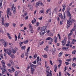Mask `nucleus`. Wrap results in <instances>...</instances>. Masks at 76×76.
<instances>
[{"instance_id": "72a5a7b5", "label": "nucleus", "mask_w": 76, "mask_h": 76, "mask_svg": "<svg viewBox=\"0 0 76 76\" xmlns=\"http://www.w3.org/2000/svg\"><path fill=\"white\" fill-rule=\"evenodd\" d=\"M1 63L2 64H5V62L4 60H2L1 61Z\"/></svg>"}, {"instance_id": "774afa93", "label": "nucleus", "mask_w": 76, "mask_h": 76, "mask_svg": "<svg viewBox=\"0 0 76 76\" xmlns=\"http://www.w3.org/2000/svg\"><path fill=\"white\" fill-rule=\"evenodd\" d=\"M36 26H38L39 25V22H37L36 23Z\"/></svg>"}, {"instance_id": "9b49d317", "label": "nucleus", "mask_w": 76, "mask_h": 76, "mask_svg": "<svg viewBox=\"0 0 76 76\" xmlns=\"http://www.w3.org/2000/svg\"><path fill=\"white\" fill-rule=\"evenodd\" d=\"M55 52H56V48H53L52 50V54H53V55H54L55 53Z\"/></svg>"}, {"instance_id": "a18cd8bd", "label": "nucleus", "mask_w": 76, "mask_h": 76, "mask_svg": "<svg viewBox=\"0 0 76 76\" xmlns=\"http://www.w3.org/2000/svg\"><path fill=\"white\" fill-rule=\"evenodd\" d=\"M20 33H19L18 37V39H19L20 38Z\"/></svg>"}, {"instance_id": "dca6fc26", "label": "nucleus", "mask_w": 76, "mask_h": 76, "mask_svg": "<svg viewBox=\"0 0 76 76\" xmlns=\"http://www.w3.org/2000/svg\"><path fill=\"white\" fill-rule=\"evenodd\" d=\"M44 50L45 51H47V52H48V47L47 46H46V48H44Z\"/></svg>"}, {"instance_id": "a878e982", "label": "nucleus", "mask_w": 76, "mask_h": 76, "mask_svg": "<svg viewBox=\"0 0 76 76\" xmlns=\"http://www.w3.org/2000/svg\"><path fill=\"white\" fill-rule=\"evenodd\" d=\"M13 13L14 14H15V13H16V7H15L14 8L13 11Z\"/></svg>"}, {"instance_id": "7ed1b4c3", "label": "nucleus", "mask_w": 76, "mask_h": 76, "mask_svg": "<svg viewBox=\"0 0 76 76\" xmlns=\"http://www.w3.org/2000/svg\"><path fill=\"white\" fill-rule=\"evenodd\" d=\"M36 7L37 9H38V6L40 7V6H43V3H42V2L38 1L36 3Z\"/></svg>"}, {"instance_id": "f3484780", "label": "nucleus", "mask_w": 76, "mask_h": 76, "mask_svg": "<svg viewBox=\"0 0 76 76\" xmlns=\"http://www.w3.org/2000/svg\"><path fill=\"white\" fill-rule=\"evenodd\" d=\"M21 50H25V49L26 48V47L24 46H22L21 48Z\"/></svg>"}, {"instance_id": "5fc2aeb1", "label": "nucleus", "mask_w": 76, "mask_h": 76, "mask_svg": "<svg viewBox=\"0 0 76 76\" xmlns=\"http://www.w3.org/2000/svg\"><path fill=\"white\" fill-rule=\"evenodd\" d=\"M50 10L49 9H48V10H47L46 11V14H48V11H50Z\"/></svg>"}, {"instance_id": "423d86ee", "label": "nucleus", "mask_w": 76, "mask_h": 76, "mask_svg": "<svg viewBox=\"0 0 76 76\" xmlns=\"http://www.w3.org/2000/svg\"><path fill=\"white\" fill-rule=\"evenodd\" d=\"M1 41L3 45L5 47H6L7 45V43L6 42H5L3 39H1Z\"/></svg>"}, {"instance_id": "f03ea898", "label": "nucleus", "mask_w": 76, "mask_h": 76, "mask_svg": "<svg viewBox=\"0 0 76 76\" xmlns=\"http://www.w3.org/2000/svg\"><path fill=\"white\" fill-rule=\"evenodd\" d=\"M69 17V20L67 21V24H68L69 25H72V22L73 21L76 22V21L75 20L74 21L73 19H71L72 15H71L70 17Z\"/></svg>"}, {"instance_id": "412c9836", "label": "nucleus", "mask_w": 76, "mask_h": 76, "mask_svg": "<svg viewBox=\"0 0 76 76\" xmlns=\"http://www.w3.org/2000/svg\"><path fill=\"white\" fill-rule=\"evenodd\" d=\"M2 74H5L6 72V71L5 69H3L2 71Z\"/></svg>"}, {"instance_id": "ddd939ff", "label": "nucleus", "mask_w": 76, "mask_h": 76, "mask_svg": "<svg viewBox=\"0 0 76 76\" xmlns=\"http://www.w3.org/2000/svg\"><path fill=\"white\" fill-rule=\"evenodd\" d=\"M35 68H31V74H34V71H35Z\"/></svg>"}, {"instance_id": "a19ab883", "label": "nucleus", "mask_w": 76, "mask_h": 76, "mask_svg": "<svg viewBox=\"0 0 76 76\" xmlns=\"http://www.w3.org/2000/svg\"><path fill=\"white\" fill-rule=\"evenodd\" d=\"M37 54H35L34 56V58H37Z\"/></svg>"}, {"instance_id": "a211bd4d", "label": "nucleus", "mask_w": 76, "mask_h": 76, "mask_svg": "<svg viewBox=\"0 0 76 76\" xmlns=\"http://www.w3.org/2000/svg\"><path fill=\"white\" fill-rule=\"evenodd\" d=\"M28 42H29V40H24L23 41V43L25 44H27Z\"/></svg>"}, {"instance_id": "338daca9", "label": "nucleus", "mask_w": 76, "mask_h": 76, "mask_svg": "<svg viewBox=\"0 0 76 76\" xmlns=\"http://www.w3.org/2000/svg\"><path fill=\"white\" fill-rule=\"evenodd\" d=\"M43 57L44 58H47V55H43Z\"/></svg>"}, {"instance_id": "f8f14e48", "label": "nucleus", "mask_w": 76, "mask_h": 76, "mask_svg": "<svg viewBox=\"0 0 76 76\" xmlns=\"http://www.w3.org/2000/svg\"><path fill=\"white\" fill-rule=\"evenodd\" d=\"M44 44V41H42V42H40L39 43L38 45V47H39V45H42V44Z\"/></svg>"}, {"instance_id": "c85d7f7f", "label": "nucleus", "mask_w": 76, "mask_h": 76, "mask_svg": "<svg viewBox=\"0 0 76 76\" xmlns=\"http://www.w3.org/2000/svg\"><path fill=\"white\" fill-rule=\"evenodd\" d=\"M63 54V52H61L59 54L58 57H61L62 55V54Z\"/></svg>"}, {"instance_id": "ea45409f", "label": "nucleus", "mask_w": 76, "mask_h": 76, "mask_svg": "<svg viewBox=\"0 0 76 76\" xmlns=\"http://www.w3.org/2000/svg\"><path fill=\"white\" fill-rule=\"evenodd\" d=\"M33 7V6H32V5H31L30 6V9L31 10H32V8Z\"/></svg>"}, {"instance_id": "4468645a", "label": "nucleus", "mask_w": 76, "mask_h": 76, "mask_svg": "<svg viewBox=\"0 0 76 76\" xmlns=\"http://www.w3.org/2000/svg\"><path fill=\"white\" fill-rule=\"evenodd\" d=\"M7 35L9 38L10 39H12V37H11V36H10V34L8 33H7Z\"/></svg>"}, {"instance_id": "c03bdc74", "label": "nucleus", "mask_w": 76, "mask_h": 76, "mask_svg": "<svg viewBox=\"0 0 76 76\" xmlns=\"http://www.w3.org/2000/svg\"><path fill=\"white\" fill-rule=\"evenodd\" d=\"M32 63L33 64H37V60L34 61L33 62H32Z\"/></svg>"}, {"instance_id": "7c9ffc66", "label": "nucleus", "mask_w": 76, "mask_h": 76, "mask_svg": "<svg viewBox=\"0 0 76 76\" xmlns=\"http://www.w3.org/2000/svg\"><path fill=\"white\" fill-rule=\"evenodd\" d=\"M19 71H16L15 72V75H18L19 74Z\"/></svg>"}, {"instance_id": "cd10ccee", "label": "nucleus", "mask_w": 76, "mask_h": 76, "mask_svg": "<svg viewBox=\"0 0 76 76\" xmlns=\"http://www.w3.org/2000/svg\"><path fill=\"white\" fill-rule=\"evenodd\" d=\"M2 0H0V8H1V6L2 4Z\"/></svg>"}, {"instance_id": "c756f323", "label": "nucleus", "mask_w": 76, "mask_h": 76, "mask_svg": "<svg viewBox=\"0 0 76 76\" xmlns=\"http://www.w3.org/2000/svg\"><path fill=\"white\" fill-rule=\"evenodd\" d=\"M12 53H13V54H15L16 52V50H15L12 49Z\"/></svg>"}, {"instance_id": "680f3d73", "label": "nucleus", "mask_w": 76, "mask_h": 76, "mask_svg": "<svg viewBox=\"0 0 76 76\" xmlns=\"http://www.w3.org/2000/svg\"><path fill=\"white\" fill-rule=\"evenodd\" d=\"M30 49V47H29L27 49V51L28 52H29V51Z\"/></svg>"}, {"instance_id": "aec40b11", "label": "nucleus", "mask_w": 76, "mask_h": 76, "mask_svg": "<svg viewBox=\"0 0 76 76\" xmlns=\"http://www.w3.org/2000/svg\"><path fill=\"white\" fill-rule=\"evenodd\" d=\"M2 67L1 69V70H3L6 67V66H5V64H2Z\"/></svg>"}, {"instance_id": "bb28decb", "label": "nucleus", "mask_w": 76, "mask_h": 76, "mask_svg": "<svg viewBox=\"0 0 76 76\" xmlns=\"http://www.w3.org/2000/svg\"><path fill=\"white\" fill-rule=\"evenodd\" d=\"M35 22H36V20H35V18H34V20L31 21V23L32 24H34V23Z\"/></svg>"}, {"instance_id": "b1692460", "label": "nucleus", "mask_w": 76, "mask_h": 76, "mask_svg": "<svg viewBox=\"0 0 76 76\" xmlns=\"http://www.w3.org/2000/svg\"><path fill=\"white\" fill-rule=\"evenodd\" d=\"M73 34V32H72V30H71L70 33L68 34V36H70V35H72V34Z\"/></svg>"}, {"instance_id": "6e6d98bb", "label": "nucleus", "mask_w": 76, "mask_h": 76, "mask_svg": "<svg viewBox=\"0 0 76 76\" xmlns=\"http://www.w3.org/2000/svg\"><path fill=\"white\" fill-rule=\"evenodd\" d=\"M58 37L59 39H61V37H60V34H58Z\"/></svg>"}, {"instance_id": "6ab92c4d", "label": "nucleus", "mask_w": 76, "mask_h": 76, "mask_svg": "<svg viewBox=\"0 0 76 76\" xmlns=\"http://www.w3.org/2000/svg\"><path fill=\"white\" fill-rule=\"evenodd\" d=\"M30 66H31V68H36V67L35 66V65H34L33 64H31L30 65Z\"/></svg>"}, {"instance_id": "4be33fe9", "label": "nucleus", "mask_w": 76, "mask_h": 76, "mask_svg": "<svg viewBox=\"0 0 76 76\" xmlns=\"http://www.w3.org/2000/svg\"><path fill=\"white\" fill-rule=\"evenodd\" d=\"M10 63L11 65H14V63L11 60H10Z\"/></svg>"}, {"instance_id": "9d476101", "label": "nucleus", "mask_w": 76, "mask_h": 76, "mask_svg": "<svg viewBox=\"0 0 76 76\" xmlns=\"http://www.w3.org/2000/svg\"><path fill=\"white\" fill-rule=\"evenodd\" d=\"M66 13L67 16H69V17H71V14H70V13L69 10H67L66 11Z\"/></svg>"}, {"instance_id": "37998d69", "label": "nucleus", "mask_w": 76, "mask_h": 76, "mask_svg": "<svg viewBox=\"0 0 76 76\" xmlns=\"http://www.w3.org/2000/svg\"><path fill=\"white\" fill-rule=\"evenodd\" d=\"M59 64L58 66V67L59 68L60 66H61V62H59Z\"/></svg>"}, {"instance_id": "13d9d810", "label": "nucleus", "mask_w": 76, "mask_h": 76, "mask_svg": "<svg viewBox=\"0 0 76 76\" xmlns=\"http://www.w3.org/2000/svg\"><path fill=\"white\" fill-rule=\"evenodd\" d=\"M57 20H58V22H59L60 21V18H59V17H58L57 18Z\"/></svg>"}, {"instance_id": "052dcab7", "label": "nucleus", "mask_w": 76, "mask_h": 76, "mask_svg": "<svg viewBox=\"0 0 76 76\" xmlns=\"http://www.w3.org/2000/svg\"><path fill=\"white\" fill-rule=\"evenodd\" d=\"M49 15H51V10H49Z\"/></svg>"}, {"instance_id": "4c0bfd02", "label": "nucleus", "mask_w": 76, "mask_h": 76, "mask_svg": "<svg viewBox=\"0 0 76 76\" xmlns=\"http://www.w3.org/2000/svg\"><path fill=\"white\" fill-rule=\"evenodd\" d=\"M11 66L12 64H10L8 63L7 64V66H8V67H11Z\"/></svg>"}, {"instance_id": "2f4dec72", "label": "nucleus", "mask_w": 76, "mask_h": 76, "mask_svg": "<svg viewBox=\"0 0 76 76\" xmlns=\"http://www.w3.org/2000/svg\"><path fill=\"white\" fill-rule=\"evenodd\" d=\"M14 6H15V5L14 4H13L11 7V11H13Z\"/></svg>"}, {"instance_id": "4d7b16f0", "label": "nucleus", "mask_w": 76, "mask_h": 76, "mask_svg": "<svg viewBox=\"0 0 76 76\" xmlns=\"http://www.w3.org/2000/svg\"><path fill=\"white\" fill-rule=\"evenodd\" d=\"M40 13H44V10H42L40 11Z\"/></svg>"}, {"instance_id": "09e8293b", "label": "nucleus", "mask_w": 76, "mask_h": 76, "mask_svg": "<svg viewBox=\"0 0 76 76\" xmlns=\"http://www.w3.org/2000/svg\"><path fill=\"white\" fill-rule=\"evenodd\" d=\"M75 50H73L72 52V54H75Z\"/></svg>"}, {"instance_id": "69168bd1", "label": "nucleus", "mask_w": 76, "mask_h": 76, "mask_svg": "<svg viewBox=\"0 0 76 76\" xmlns=\"http://www.w3.org/2000/svg\"><path fill=\"white\" fill-rule=\"evenodd\" d=\"M15 41H17V36H16V35H15Z\"/></svg>"}, {"instance_id": "1a4fd4ad", "label": "nucleus", "mask_w": 76, "mask_h": 76, "mask_svg": "<svg viewBox=\"0 0 76 76\" xmlns=\"http://www.w3.org/2000/svg\"><path fill=\"white\" fill-rule=\"evenodd\" d=\"M36 60H37V63L39 64V65H41V62H39V57L38 56Z\"/></svg>"}, {"instance_id": "0eeeda50", "label": "nucleus", "mask_w": 76, "mask_h": 76, "mask_svg": "<svg viewBox=\"0 0 76 76\" xmlns=\"http://www.w3.org/2000/svg\"><path fill=\"white\" fill-rule=\"evenodd\" d=\"M7 53L9 56H12V51L9 49H7Z\"/></svg>"}, {"instance_id": "bf43d9fd", "label": "nucleus", "mask_w": 76, "mask_h": 76, "mask_svg": "<svg viewBox=\"0 0 76 76\" xmlns=\"http://www.w3.org/2000/svg\"><path fill=\"white\" fill-rule=\"evenodd\" d=\"M68 40L69 41H70L71 40V38H70V36H68Z\"/></svg>"}, {"instance_id": "f257e3e1", "label": "nucleus", "mask_w": 76, "mask_h": 76, "mask_svg": "<svg viewBox=\"0 0 76 76\" xmlns=\"http://www.w3.org/2000/svg\"><path fill=\"white\" fill-rule=\"evenodd\" d=\"M47 27L45 26H44L41 28L40 29V31H41L40 33L41 35H43L47 31V30H45V29Z\"/></svg>"}, {"instance_id": "0e129e2a", "label": "nucleus", "mask_w": 76, "mask_h": 76, "mask_svg": "<svg viewBox=\"0 0 76 76\" xmlns=\"http://www.w3.org/2000/svg\"><path fill=\"white\" fill-rule=\"evenodd\" d=\"M25 19L26 20L28 19V16H27L26 17H25Z\"/></svg>"}, {"instance_id": "393cba45", "label": "nucleus", "mask_w": 76, "mask_h": 76, "mask_svg": "<svg viewBox=\"0 0 76 76\" xmlns=\"http://www.w3.org/2000/svg\"><path fill=\"white\" fill-rule=\"evenodd\" d=\"M7 13H8L9 12H10V8H7Z\"/></svg>"}, {"instance_id": "864d4df0", "label": "nucleus", "mask_w": 76, "mask_h": 76, "mask_svg": "<svg viewBox=\"0 0 76 76\" xmlns=\"http://www.w3.org/2000/svg\"><path fill=\"white\" fill-rule=\"evenodd\" d=\"M24 57V53H23L21 55V58H23Z\"/></svg>"}, {"instance_id": "6e6552de", "label": "nucleus", "mask_w": 76, "mask_h": 76, "mask_svg": "<svg viewBox=\"0 0 76 76\" xmlns=\"http://www.w3.org/2000/svg\"><path fill=\"white\" fill-rule=\"evenodd\" d=\"M53 40L55 43V44H57V37L56 36H54L53 37Z\"/></svg>"}, {"instance_id": "473e14b6", "label": "nucleus", "mask_w": 76, "mask_h": 76, "mask_svg": "<svg viewBox=\"0 0 76 76\" xmlns=\"http://www.w3.org/2000/svg\"><path fill=\"white\" fill-rule=\"evenodd\" d=\"M7 15H9V16H11V15H12V12H7Z\"/></svg>"}, {"instance_id": "2eb2a0df", "label": "nucleus", "mask_w": 76, "mask_h": 76, "mask_svg": "<svg viewBox=\"0 0 76 76\" xmlns=\"http://www.w3.org/2000/svg\"><path fill=\"white\" fill-rule=\"evenodd\" d=\"M63 9H62V11L63 12H64V10H65V9L66 8V6H63V5H62Z\"/></svg>"}, {"instance_id": "de8ad7c7", "label": "nucleus", "mask_w": 76, "mask_h": 76, "mask_svg": "<svg viewBox=\"0 0 76 76\" xmlns=\"http://www.w3.org/2000/svg\"><path fill=\"white\" fill-rule=\"evenodd\" d=\"M11 69H12V70H11L12 71H13V72H15V69H14V68H13V67H11Z\"/></svg>"}, {"instance_id": "49530a36", "label": "nucleus", "mask_w": 76, "mask_h": 76, "mask_svg": "<svg viewBox=\"0 0 76 76\" xmlns=\"http://www.w3.org/2000/svg\"><path fill=\"white\" fill-rule=\"evenodd\" d=\"M49 73V76H52V74H51V71L50 70Z\"/></svg>"}, {"instance_id": "58836bf2", "label": "nucleus", "mask_w": 76, "mask_h": 76, "mask_svg": "<svg viewBox=\"0 0 76 76\" xmlns=\"http://www.w3.org/2000/svg\"><path fill=\"white\" fill-rule=\"evenodd\" d=\"M51 38L50 37H48L47 38H46L45 39V40H46V41H47V40H50V39Z\"/></svg>"}, {"instance_id": "f704fd0d", "label": "nucleus", "mask_w": 76, "mask_h": 76, "mask_svg": "<svg viewBox=\"0 0 76 76\" xmlns=\"http://www.w3.org/2000/svg\"><path fill=\"white\" fill-rule=\"evenodd\" d=\"M62 50H64L65 51H67V49H66V48L65 47H64L62 48Z\"/></svg>"}, {"instance_id": "e433bc0d", "label": "nucleus", "mask_w": 76, "mask_h": 76, "mask_svg": "<svg viewBox=\"0 0 76 76\" xmlns=\"http://www.w3.org/2000/svg\"><path fill=\"white\" fill-rule=\"evenodd\" d=\"M23 44V42H20L19 43V45H20V47H22V45Z\"/></svg>"}, {"instance_id": "8fccbe9b", "label": "nucleus", "mask_w": 76, "mask_h": 76, "mask_svg": "<svg viewBox=\"0 0 76 76\" xmlns=\"http://www.w3.org/2000/svg\"><path fill=\"white\" fill-rule=\"evenodd\" d=\"M28 51H27L25 53V56H28Z\"/></svg>"}, {"instance_id": "5701e85b", "label": "nucleus", "mask_w": 76, "mask_h": 76, "mask_svg": "<svg viewBox=\"0 0 76 76\" xmlns=\"http://www.w3.org/2000/svg\"><path fill=\"white\" fill-rule=\"evenodd\" d=\"M9 23H5L4 24V26H5V27H8L9 26Z\"/></svg>"}, {"instance_id": "3c124183", "label": "nucleus", "mask_w": 76, "mask_h": 76, "mask_svg": "<svg viewBox=\"0 0 76 76\" xmlns=\"http://www.w3.org/2000/svg\"><path fill=\"white\" fill-rule=\"evenodd\" d=\"M10 56V57H11L12 58H15V55H13L11 56Z\"/></svg>"}, {"instance_id": "c9c22d12", "label": "nucleus", "mask_w": 76, "mask_h": 76, "mask_svg": "<svg viewBox=\"0 0 76 76\" xmlns=\"http://www.w3.org/2000/svg\"><path fill=\"white\" fill-rule=\"evenodd\" d=\"M76 66V64L75 63H73L72 64V66L73 67H75V66Z\"/></svg>"}, {"instance_id": "603ef678", "label": "nucleus", "mask_w": 76, "mask_h": 76, "mask_svg": "<svg viewBox=\"0 0 76 76\" xmlns=\"http://www.w3.org/2000/svg\"><path fill=\"white\" fill-rule=\"evenodd\" d=\"M12 25H13V27H16V24H15V23H13Z\"/></svg>"}, {"instance_id": "39448f33", "label": "nucleus", "mask_w": 76, "mask_h": 76, "mask_svg": "<svg viewBox=\"0 0 76 76\" xmlns=\"http://www.w3.org/2000/svg\"><path fill=\"white\" fill-rule=\"evenodd\" d=\"M28 26L29 27V31L31 32V33H33V32H34V30H33V28H32V24H29L28 25Z\"/></svg>"}, {"instance_id": "20e7f679", "label": "nucleus", "mask_w": 76, "mask_h": 76, "mask_svg": "<svg viewBox=\"0 0 76 76\" xmlns=\"http://www.w3.org/2000/svg\"><path fill=\"white\" fill-rule=\"evenodd\" d=\"M58 16L59 17H60L61 19H65V18H66V14L65 13H64V18L63 15L61 13L58 14Z\"/></svg>"}, {"instance_id": "e2e57ef3", "label": "nucleus", "mask_w": 76, "mask_h": 76, "mask_svg": "<svg viewBox=\"0 0 76 76\" xmlns=\"http://www.w3.org/2000/svg\"><path fill=\"white\" fill-rule=\"evenodd\" d=\"M42 17H40L38 18V19H39V20H42Z\"/></svg>"}, {"instance_id": "79ce46f5", "label": "nucleus", "mask_w": 76, "mask_h": 76, "mask_svg": "<svg viewBox=\"0 0 76 76\" xmlns=\"http://www.w3.org/2000/svg\"><path fill=\"white\" fill-rule=\"evenodd\" d=\"M28 15V13L27 12H26L24 13V15H23V17H25V16H26L27 15Z\"/></svg>"}]
</instances>
